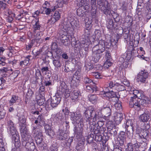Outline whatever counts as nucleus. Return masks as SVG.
Instances as JSON below:
<instances>
[{
	"label": "nucleus",
	"mask_w": 151,
	"mask_h": 151,
	"mask_svg": "<svg viewBox=\"0 0 151 151\" xmlns=\"http://www.w3.org/2000/svg\"><path fill=\"white\" fill-rule=\"evenodd\" d=\"M70 119L74 122L78 123V126H75L74 129V133L78 138L81 137L83 131V119L81 111L78 110L75 112L70 113Z\"/></svg>",
	"instance_id": "nucleus-1"
},
{
	"label": "nucleus",
	"mask_w": 151,
	"mask_h": 151,
	"mask_svg": "<svg viewBox=\"0 0 151 151\" xmlns=\"http://www.w3.org/2000/svg\"><path fill=\"white\" fill-rule=\"evenodd\" d=\"M129 101V106L133 108L141 109V105L146 106L151 103V100L147 96L140 92L135 97H131Z\"/></svg>",
	"instance_id": "nucleus-2"
},
{
	"label": "nucleus",
	"mask_w": 151,
	"mask_h": 151,
	"mask_svg": "<svg viewBox=\"0 0 151 151\" xmlns=\"http://www.w3.org/2000/svg\"><path fill=\"white\" fill-rule=\"evenodd\" d=\"M32 133L35 136V140L39 147L41 148L42 150V148L43 149L46 150L47 149V145L42 142L43 138L42 132L37 129L36 127L34 126V125L33 126Z\"/></svg>",
	"instance_id": "nucleus-3"
},
{
	"label": "nucleus",
	"mask_w": 151,
	"mask_h": 151,
	"mask_svg": "<svg viewBox=\"0 0 151 151\" xmlns=\"http://www.w3.org/2000/svg\"><path fill=\"white\" fill-rule=\"evenodd\" d=\"M97 2L99 10L106 16L110 15L111 13V8L108 1L97 0Z\"/></svg>",
	"instance_id": "nucleus-4"
},
{
	"label": "nucleus",
	"mask_w": 151,
	"mask_h": 151,
	"mask_svg": "<svg viewBox=\"0 0 151 151\" xmlns=\"http://www.w3.org/2000/svg\"><path fill=\"white\" fill-rule=\"evenodd\" d=\"M149 77V73L146 70H144L140 71L137 75V81L138 82L146 83Z\"/></svg>",
	"instance_id": "nucleus-5"
},
{
	"label": "nucleus",
	"mask_w": 151,
	"mask_h": 151,
	"mask_svg": "<svg viewBox=\"0 0 151 151\" xmlns=\"http://www.w3.org/2000/svg\"><path fill=\"white\" fill-rule=\"evenodd\" d=\"M60 86L59 87V91L63 94L65 97L67 98L70 96V92L68 88L67 85L65 82L61 81L60 82Z\"/></svg>",
	"instance_id": "nucleus-6"
},
{
	"label": "nucleus",
	"mask_w": 151,
	"mask_h": 151,
	"mask_svg": "<svg viewBox=\"0 0 151 151\" xmlns=\"http://www.w3.org/2000/svg\"><path fill=\"white\" fill-rule=\"evenodd\" d=\"M92 50L102 54L105 51L104 41L103 40H99L98 44L93 47Z\"/></svg>",
	"instance_id": "nucleus-7"
},
{
	"label": "nucleus",
	"mask_w": 151,
	"mask_h": 151,
	"mask_svg": "<svg viewBox=\"0 0 151 151\" xmlns=\"http://www.w3.org/2000/svg\"><path fill=\"white\" fill-rule=\"evenodd\" d=\"M90 108V107H88L86 109L83 114V116L86 122H88L89 124L90 125L92 123L91 122L92 119V115L94 111Z\"/></svg>",
	"instance_id": "nucleus-8"
},
{
	"label": "nucleus",
	"mask_w": 151,
	"mask_h": 151,
	"mask_svg": "<svg viewBox=\"0 0 151 151\" xmlns=\"http://www.w3.org/2000/svg\"><path fill=\"white\" fill-rule=\"evenodd\" d=\"M146 127L145 128V129H143L141 131L140 133L139 134L140 138L143 139V142H145L146 140L148 139L149 136L150 132L148 129L150 128V126L149 124H146Z\"/></svg>",
	"instance_id": "nucleus-9"
},
{
	"label": "nucleus",
	"mask_w": 151,
	"mask_h": 151,
	"mask_svg": "<svg viewBox=\"0 0 151 151\" xmlns=\"http://www.w3.org/2000/svg\"><path fill=\"white\" fill-rule=\"evenodd\" d=\"M61 96L58 93L56 94L55 96L51 98L50 106L52 108L56 107L60 103L61 101Z\"/></svg>",
	"instance_id": "nucleus-10"
},
{
	"label": "nucleus",
	"mask_w": 151,
	"mask_h": 151,
	"mask_svg": "<svg viewBox=\"0 0 151 151\" xmlns=\"http://www.w3.org/2000/svg\"><path fill=\"white\" fill-rule=\"evenodd\" d=\"M108 87L111 90L112 89L114 91L117 90L119 91L125 90V87L124 85H120L118 83H115L113 81L110 82Z\"/></svg>",
	"instance_id": "nucleus-11"
},
{
	"label": "nucleus",
	"mask_w": 151,
	"mask_h": 151,
	"mask_svg": "<svg viewBox=\"0 0 151 151\" xmlns=\"http://www.w3.org/2000/svg\"><path fill=\"white\" fill-rule=\"evenodd\" d=\"M104 121L103 120H99L97 122V126H96V123L95 122H92V124H91L90 125V127L91 125H94V126H95L94 129L96 130V133H98L99 130L100 131L104 132L105 130V128L103 127V126L104 124Z\"/></svg>",
	"instance_id": "nucleus-12"
},
{
	"label": "nucleus",
	"mask_w": 151,
	"mask_h": 151,
	"mask_svg": "<svg viewBox=\"0 0 151 151\" xmlns=\"http://www.w3.org/2000/svg\"><path fill=\"white\" fill-rule=\"evenodd\" d=\"M95 126L94 125H92L90 127V131L91 132H93L94 136H95L94 139L96 141H101L103 139V137L102 136L104 132L100 131L99 130L98 132L96 133V130L94 129Z\"/></svg>",
	"instance_id": "nucleus-13"
},
{
	"label": "nucleus",
	"mask_w": 151,
	"mask_h": 151,
	"mask_svg": "<svg viewBox=\"0 0 151 151\" xmlns=\"http://www.w3.org/2000/svg\"><path fill=\"white\" fill-rule=\"evenodd\" d=\"M126 135L125 132L121 131L118 135L117 139L120 146H123L126 141Z\"/></svg>",
	"instance_id": "nucleus-14"
},
{
	"label": "nucleus",
	"mask_w": 151,
	"mask_h": 151,
	"mask_svg": "<svg viewBox=\"0 0 151 151\" xmlns=\"http://www.w3.org/2000/svg\"><path fill=\"white\" fill-rule=\"evenodd\" d=\"M63 59L59 56L56 55L52 60V63L54 66L56 68H58L61 67L63 62Z\"/></svg>",
	"instance_id": "nucleus-15"
},
{
	"label": "nucleus",
	"mask_w": 151,
	"mask_h": 151,
	"mask_svg": "<svg viewBox=\"0 0 151 151\" xmlns=\"http://www.w3.org/2000/svg\"><path fill=\"white\" fill-rule=\"evenodd\" d=\"M107 129L108 131H109V133L110 135L113 136L114 137H116L118 129L116 128L115 125L113 124L109 125V124H108Z\"/></svg>",
	"instance_id": "nucleus-16"
},
{
	"label": "nucleus",
	"mask_w": 151,
	"mask_h": 151,
	"mask_svg": "<svg viewBox=\"0 0 151 151\" xmlns=\"http://www.w3.org/2000/svg\"><path fill=\"white\" fill-rule=\"evenodd\" d=\"M150 114L149 112L146 111L139 116V119L141 122H147L150 118Z\"/></svg>",
	"instance_id": "nucleus-17"
},
{
	"label": "nucleus",
	"mask_w": 151,
	"mask_h": 151,
	"mask_svg": "<svg viewBox=\"0 0 151 151\" xmlns=\"http://www.w3.org/2000/svg\"><path fill=\"white\" fill-rule=\"evenodd\" d=\"M86 91L91 93H96L99 91L98 88L96 86V83H93L92 85L86 86Z\"/></svg>",
	"instance_id": "nucleus-18"
},
{
	"label": "nucleus",
	"mask_w": 151,
	"mask_h": 151,
	"mask_svg": "<svg viewBox=\"0 0 151 151\" xmlns=\"http://www.w3.org/2000/svg\"><path fill=\"white\" fill-rule=\"evenodd\" d=\"M116 29V32L117 34V35L116 36V37L114 39V40L115 42L116 43H117L120 37L121 36V35L124 32V29L123 28L120 27H115V28Z\"/></svg>",
	"instance_id": "nucleus-19"
},
{
	"label": "nucleus",
	"mask_w": 151,
	"mask_h": 151,
	"mask_svg": "<svg viewBox=\"0 0 151 151\" xmlns=\"http://www.w3.org/2000/svg\"><path fill=\"white\" fill-rule=\"evenodd\" d=\"M123 114L121 113L117 112L114 116V120L116 124L120 123L123 119Z\"/></svg>",
	"instance_id": "nucleus-20"
},
{
	"label": "nucleus",
	"mask_w": 151,
	"mask_h": 151,
	"mask_svg": "<svg viewBox=\"0 0 151 151\" xmlns=\"http://www.w3.org/2000/svg\"><path fill=\"white\" fill-rule=\"evenodd\" d=\"M129 32V30L128 28L124 29L123 36V38L124 40V42L126 43H127L129 40H130L131 42H132L131 39L130 40V37Z\"/></svg>",
	"instance_id": "nucleus-21"
},
{
	"label": "nucleus",
	"mask_w": 151,
	"mask_h": 151,
	"mask_svg": "<svg viewBox=\"0 0 151 151\" xmlns=\"http://www.w3.org/2000/svg\"><path fill=\"white\" fill-rule=\"evenodd\" d=\"M134 121L132 119L127 120L124 123V126L126 129H134Z\"/></svg>",
	"instance_id": "nucleus-22"
},
{
	"label": "nucleus",
	"mask_w": 151,
	"mask_h": 151,
	"mask_svg": "<svg viewBox=\"0 0 151 151\" xmlns=\"http://www.w3.org/2000/svg\"><path fill=\"white\" fill-rule=\"evenodd\" d=\"M92 51V60L96 63H97L98 62L99 60L101 58L102 56V54L97 52H95V51Z\"/></svg>",
	"instance_id": "nucleus-23"
},
{
	"label": "nucleus",
	"mask_w": 151,
	"mask_h": 151,
	"mask_svg": "<svg viewBox=\"0 0 151 151\" xmlns=\"http://www.w3.org/2000/svg\"><path fill=\"white\" fill-rule=\"evenodd\" d=\"M32 140V137L28 133L22 134V144L23 145L24 143H27V142H31Z\"/></svg>",
	"instance_id": "nucleus-24"
},
{
	"label": "nucleus",
	"mask_w": 151,
	"mask_h": 151,
	"mask_svg": "<svg viewBox=\"0 0 151 151\" xmlns=\"http://www.w3.org/2000/svg\"><path fill=\"white\" fill-rule=\"evenodd\" d=\"M47 78L45 77V79H44V81L42 80L41 82V83H43V84L46 87H49L52 85V80H50V74L47 75Z\"/></svg>",
	"instance_id": "nucleus-25"
},
{
	"label": "nucleus",
	"mask_w": 151,
	"mask_h": 151,
	"mask_svg": "<svg viewBox=\"0 0 151 151\" xmlns=\"http://www.w3.org/2000/svg\"><path fill=\"white\" fill-rule=\"evenodd\" d=\"M97 0H91V6L92 13L93 15L96 14L97 12V7L96 5V1Z\"/></svg>",
	"instance_id": "nucleus-26"
},
{
	"label": "nucleus",
	"mask_w": 151,
	"mask_h": 151,
	"mask_svg": "<svg viewBox=\"0 0 151 151\" xmlns=\"http://www.w3.org/2000/svg\"><path fill=\"white\" fill-rule=\"evenodd\" d=\"M80 92L78 90H75L72 92L70 94V98L73 102L76 101L79 95Z\"/></svg>",
	"instance_id": "nucleus-27"
},
{
	"label": "nucleus",
	"mask_w": 151,
	"mask_h": 151,
	"mask_svg": "<svg viewBox=\"0 0 151 151\" xmlns=\"http://www.w3.org/2000/svg\"><path fill=\"white\" fill-rule=\"evenodd\" d=\"M23 145L25 146L27 149L29 150H33L35 148L34 143L32 141L31 142H27V143H24Z\"/></svg>",
	"instance_id": "nucleus-28"
},
{
	"label": "nucleus",
	"mask_w": 151,
	"mask_h": 151,
	"mask_svg": "<svg viewBox=\"0 0 151 151\" xmlns=\"http://www.w3.org/2000/svg\"><path fill=\"white\" fill-rule=\"evenodd\" d=\"M106 25L107 28L108 29L111 30H113L116 27L113 20L111 19H108L106 22Z\"/></svg>",
	"instance_id": "nucleus-29"
},
{
	"label": "nucleus",
	"mask_w": 151,
	"mask_h": 151,
	"mask_svg": "<svg viewBox=\"0 0 151 151\" xmlns=\"http://www.w3.org/2000/svg\"><path fill=\"white\" fill-rule=\"evenodd\" d=\"M19 98L18 96L14 95H12L11 99L9 101L10 106L12 105L14 103H19Z\"/></svg>",
	"instance_id": "nucleus-30"
},
{
	"label": "nucleus",
	"mask_w": 151,
	"mask_h": 151,
	"mask_svg": "<svg viewBox=\"0 0 151 151\" xmlns=\"http://www.w3.org/2000/svg\"><path fill=\"white\" fill-rule=\"evenodd\" d=\"M89 101L93 104L96 103L98 99V97L96 94H91L88 96Z\"/></svg>",
	"instance_id": "nucleus-31"
},
{
	"label": "nucleus",
	"mask_w": 151,
	"mask_h": 151,
	"mask_svg": "<svg viewBox=\"0 0 151 151\" xmlns=\"http://www.w3.org/2000/svg\"><path fill=\"white\" fill-rule=\"evenodd\" d=\"M42 77L40 71L38 69L36 71L35 76L36 83H38L40 81L42 80Z\"/></svg>",
	"instance_id": "nucleus-32"
},
{
	"label": "nucleus",
	"mask_w": 151,
	"mask_h": 151,
	"mask_svg": "<svg viewBox=\"0 0 151 151\" xmlns=\"http://www.w3.org/2000/svg\"><path fill=\"white\" fill-rule=\"evenodd\" d=\"M31 55H28L26 58L23 61H21L20 63V65L24 67L25 66L27 65L29 63L30 60V58L31 57Z\"/></svg>",
	"instance_id": "nucleus-33"
},
{
	"label": "nucleus",
	"mask_w": 151,
	"mask_h": 151,
	"mask_svg": "<svg viewBox=\"0 0 151 151\" xmlns=\"http://www.w3.org/2000/svg\"><path fill=\"white\" fill-rule=\"evenodd\" d=\"M12 138L13 140L15 142V144H17V145H19L20 144L19 136L18 133L12 135Z\"/></svg>",
	"instance_id": "nucleus-34"
},
{
	"label": "nucleus",
	"mask_w": 151,
	"mask_h": 151,
	"mask_svg": "<svg viewBox=\"0 0 151 151\" xmlns=\"http://www.w3.org/2000/svg\"><path fill=\"white\" fill-rule=\"evenodd\" d=\"M109 91L111 92L110 94L111 95L110 96L111 98L109 99L110 100V101L111 100H114V101L115 100V101L116 102L117 101V100L116 98H118L117 96L116 93V92H115L114 91H114L113 89H111V90L109 88Z\"/></svg>",
	"instance_id": "nucleus-35"
},
{
	"label": "nucleus",
	"mask_w": 151,
	"mask_h": 151,
	"mask_svg": "<svg viewBox=\"0 0 151 151\" xmlns=\"http://www.w3.org/2000/svg\"><path fill=\"white\" fill-rule=\"evenodd\" d=\"M101 111L104 114L105 116L108 117L111 115V110L110 107L102 109Z\"/></svg>",
	"instance_id": "nucleus-36"
},
{
	"label": "nucleus",
	"mask_w": 151,
	"mask_h": 151,
	"mask_svg": "<svg viewBox=\"0 0 151 151\" xmlns=\"http://www.w3.org/2000/svg\"><path fill=\"white\" fill-rule=\"evenodd\" d=\"M94 115L93 118V122H95V121H96L97 119H100L102 117L101 112L100 111H96L94 113Z\"/></svg>",
	"instance_id": "nucleus-37"
},
{
	"label": "nucleus",
	"mask_w": 151,
	"mask_h": 151,
	"mask_svg": "<svg viewBox=\"0 0 151 151\" xmlns=\"http://www.w3.org/2000/svg\"><path fill=\"white\" fill-rule=\"evenodd\" d=\"M52 48H53V50H56V52L57 54L60 55L61 54L62 52V50L60 47H58L57 44L56 43L53 44L52 45Z\"/></svg>",
	"instance_id": "nucleus-38"
},
{
	"label": "nucleus",
	"mask_w": 151,
	"mask_h": 151,
	"mask_svg": "<svg viewBox=\"0 0 151 151\" xmlns=\"http://www.w3.org/2000/svg\"><path fill=\"white\" fill-rule=\"evenodd\" d=\"M38 121H39V125L42 127L44 126L45 123V120L43 116L42 115H39L37 118Z\"/></svg>",
	"instance_id": "nucleus-39"
},
{
	"label": "nucleus",
	"mask_w": 151,
	"mask_h": 151,
	"mask_svg": "<svg viewBox=\"0 0 151 151\" xmlns=\"http://www.w3.org/2000/svg\"><path fill=\"white\" fill-rule=\"evenodd\" d=\"M19 125H26V118L25 116L22 115L19 117Z\"/></svg>",
	"instance_id": "nucleus-40"
},
{
	"label": "nucleus",
	"mask_w": 151,
	"mask_h": 151,
	"mask_svg": "<svg viewBox=\"0 0 151 151\" xmlns=\"http://www.w3.org/2000/svg\"><path fill=\"white\" fill-rule=\"evenodd\" d=\"M92 19H89L88 21L85 23V29H86L88 30L91 29L92 27Z\"/></svg>",
	"instance_id": "nucleus-41"
},
{
	"label": "nucleus",
	"mask_w": 151,
	"mask_h": 151,
	"mask_svg": "<svg viewBox=\"0 0 151 151\" xmlns=\"http://www.w3.org/2000/svg\"><path fill=\"white\" fill-rule=\"evenodd\" d=\"M110 15H112L113 18L114 19L115 22H119V15L117 14V13L115 12L114 11L111 10V13L110 14L109 16Z\"/></svg>",
	"instance_id": "nucleus-42"
},
{
	"label": "nucleus",
	"mask_w": 151,
	"mask_h": 151,
	"mask_svg": "<svg viewBox=\"0 0 151 151\" xmlns=\"http://www.w3.org/2000/svg\"><path fill=\"white\" fill-rule=\"evenodd\" d=\"M20 131L21 133L22 134H24L28 133V130L26 128V124L20 125Z\"/></svg>",
	"instance_id": "nucleus-43"
},
{
	"label": "nucleus",
	"mask_w": 151,
	"mask_h": 151,
	"mask_svg": "<svg viewBox=\"0 0 151 151\" xmlns=\"http://www.w3.org/2000/svg\"><path fill=\"white\" fill-rule=\"evenodd\" d=\"M131 55L134 57L136 56L137 55V56H138L139 58H142L143 60H145V57L143 55H137V52L136 50L134 49L130 53Z\"/></svg>",
	"instance_id": "nucleus-44"
},
{
	"label": "nucleus",
	"mask_w": 151,
	"mask_h": 151,
	"mask_svg": "<svg viewBox=\"0 0 151 151\" xmlns=\"http://www.w3.org/2000/svg\"><path fill=\"white\" fill-rule=\"evenodd\" d=\"M41 70L43 74L47 75H47H49V74H50L49 72V68L47 67H44L42 68Z\"/></svg>",
	"instance_id": "nucleus-45"
},
{
	"label": "nucleus",
	"mask_w": 151,
	"mask_h": 151,
	"mask_svg": "<svg viewBox=\"0 0 151 151\" xmlns=\"http://www.w3.org/2000/svg\"><path fill=\"white\" fill-rule=\"evenodd\" d=\"M94 135L92 133H91L87 137V142L89 144L93 142V141L94 139Z\"/></svg>",
	"instance_id": "nucleus-46"
},
{
	"label": "nucleus",
	"mask_w": 151,
	"mask_h": 151,
	"mask_svg": "<svg viewBox=\"0 0 151 151\" xmlns=\"http://www.w3.org/2000/svg\"><path fill=\"white\" fill-rule=\"evenodd\" d=\"M45 101V99L44 96H42V97L40 99L37 100V103L39 106L43 105Z\"/></svg>",
	"instance_id": "nucleus-47"
},
{
	"label": "nucleus",
	"mask_w": 151,
	"mask_h": 151,
	"mask_svg": "<svg viewBox=\"0 0 151 151\" xmlns=\"http://www.w3.org/2000/svg\"><path fill=\"white\" fill-rule=\"evenodd\" d=\"M127 130V134L129 139L132 138L133 135L134 129H126Z\"/></svg>",
	"instance_id": "nucleus-48"
},
{
	"label": "nucleus",
	"mask_w": 151,
	"mask_h": 151,
	"mask_svg": "<svg viewBox=\"0 0 151 151\" xmlns=\"http://www.w3.org/2000/svg\"><path fill=\"white\" fill-rule=\"evenodd\" d=\"M40 24L39 22H36L35 24L33 26L34 32L35 33L37 30L40 29Z\"/></svg>",
	"instance_id": "nucleus-49"
},
{
	"label": "nucleus",
	"mask_w": 151,
	"mask_h": 151,
	"mask_svg": "<svg viewBox=\"0 0 151 151\" xmlns=\"http://www.w3.org/2000/svg\"><path fill=\"white\" fill-rule=\"evenodd\" d=\"M81 73L80 70H77L73 76V77L75 78L77 80H79L81 78Z\"/></svg>",
	"instance_id": "nucleus-50"
},
{
	"label": "nucleus",
	"mask_w": 151,
	"mask_h": 151,
	"mask_svg": "<svg viewBox=\"0 0 151 151\" xmlns=\"http://www.w3.org/2000/svg\"><path fill=\"white\" fill-rule=\"evenodd\" d=\"M34 94V92L30 88L28 90V91L27 93V99H30L32 97L33 95Z\"/></svg>",
	"instance_id": "nucleus-51"
},
{
	"label": "nucleus",
	"mask_w": 151,
	"mask_h": 151,
	"mask_svg": "<svg viewBox=\"0 0 151 151\" xmlns=\"http://www.w3.org/2000/svg\"><path fill=\"white\" fill-rule=\"evenodd\" d=\"M41 84L42 86L40 87L39 92L41 95L44 96L45 92V86L43 85V83H41Z\"/></svg>",
	"instance_id": "nucleus-52"
},
{
	"label": "nucleus",
	"mask_w": 151,
	"mask_h": 151,
	"mask_svg": "<svg viewBox=\"0 0 151 151\" xmlns=\"http://www.w3.org/2000/svg\"><path fill=\"white\" fill-rule=\"evenodd\" d=\"M145 13H147L149 12L150 11H151V3L149 2H147L146 5L145 7Z\"/></svg>",
	"instance_id": "nucleus-53"
},
{
	"label": "nucleus",
	"mask_w": 151,
	"mask_h": 151,
	"mask_svg": "<svg viewBox=\"0 0 151 151\" xmlns=\"http://www.w3.org/2000/svg\"><path fill=\"white\" fill-rule=\"evenodd\" d=\"M84 143L83 141H79L76 146L77 149L81 150L82 149L84 146Z\"/></svg>",
	"instance_id": "nucleus-54"
},
{
	"label": "nucleus",
	"mask_w": 151,
	"mask_h": 151,
	"mask_svg": "<svg viewBox=\"0 0 151 151\" xmlns=\"http://www.w3.org/2000/svg\"><path fill=\"white\" fill-rule=\"evenodd\" d=\"M91 74L96 78H102V76L101 73L98 72H92Z\"/></svg>",
	"instance_id": "nucleus-55"
},
{
	"label": "nucleus",
	"mask_w": 151,
	"mask_h": 151,
	"mask_svg": "<svg viewBox=\"0 0 151 151\" xmlns=\"http://www.w3.org/2000/svg\"><path fill=\"white\" fill-rule=\"evenodd\" d=\"M83 81L86 84L93 83V80L90 79L88 76H85L84 77Z\"/></svg>",
	"instance_id": "nucleus-56"
},
{
	"label": "nucleus",
	"mask_w": 151,
	"mask_h": 151,
	"mask_svg": "<svg viewBox=\"0 0 151 151\" xmlns=\"http://www.w3.org/2000/svg\"><path fill=\"white\" fill-rule=\"evenodd\" d=\"M42 55V49H40L39 51H37L34 54V56L35 58H38L40 57Z\"/></svg>",
	"instance_id": "nucleus-57"
},
{
	"label": "nucleus",
	"mask_w": 151,
	"mask_h": 151,
	"mask_svg": "<svg viewBox=\"0 0 151 151\" xmlns=\"http://www.w3.org/2000/svg\"><path fill=\"white\" fill-rule=\"evenodd\" d=\"M52 17H54L55 19L57 21L59 20L60 18V14L59 13V12L58 11H56Z\"/></svg>",
	"instance_id": "nucleus-58"
},
{
	"label": "nucleus",
	"mask_w": 151,
	"mask_h": 151,
	"mask_svg": "<svg viewBox=\"0 0 151 151\" xmlns=\"http://www.w3.org/2000/svg\"><path fill=\"white\" fill-rule=\"evenodd\" d=\"M114 106L117 110H120L122 109L121 102H117L114 104Z\"/></svg>",
	"instance_id": "nucleus-59"
},
{
	"label": "nucleus",
	"mask_w": 151,
	"mask_h": 151,
	"mask_svg": "<svg viewBox=\"0 0 151 151\" xmlns=\"http://www.w3.org/2000/svg\"><path fill=\"white\" fill-rule=\"evenodd\" d=\"M57 21L54 17H52L48 20L47 23L50 25H52Z\"/></svg>",
	"instance_id": "nucleus-60"
},
{
	"label": "nucleus",
	"mask_w": 151,
	"mask_h": 151,
	"mask_svg": "<svg viewBox=\"0 0 151 151\" xmlns=\"http://www.w3.org/2000/svg\"><path fill=\"white\" fill-rule=\"evenodd\" d=\"M6 114V111L3 109H1L0 110V119H3Z\"/></svg>",
	"instance_id": "nucleus-61"
},
{
	"label": "nucleus",
	"mask_w": 151,
	"mask_h": 151,
	"mask_svg": "<svg viewBox=\"0 0 151 151\" xmlns=\"http://www.w3.org/2000/svg\"><path fill=\"white\" fill-rule=\"evenodd\" d=\"M82 7H83V8L85 10H88L89 8V2L87 1H85L83 4Z\"/></svg>",
	"instance_id": "nucleus-62"
},
{
	"label": "nucleus",
	"mask_w": 151,
	"mask_h": 151,
	"mask_svg": "<svg viewBox=\"0 0 151 151\" xmlns=\"http://www.w3.org/2000/svg\"><path fill=\"white\" fill-rule=\"evenodd\" d=\"M134 148L132 145V143H129L127 144V150L128 151H134Z\"/></svg>",
	"instance_id": "nucleus-63"
},
{
	"label": "nucleus",
	"mask_w": 151,
	"mask_h": 151,
	"mask_svg": "<svg viewBox=\"0 0 151 151\" xmlns=\"http://www.w3.org/2000/svg\"><path fill=\"white\" fill-rule=\"evenodd\" d=\"M125 22L127 23H132V19L130 16H127L125 19Z\"/></svg>",
	"instance_id": "nucleus-64"
}]
</instances>
